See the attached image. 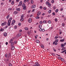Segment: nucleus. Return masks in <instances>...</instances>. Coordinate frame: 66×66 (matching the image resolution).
I'll use <instances>...</instances> for the list:
<instances>
[{
  "instance_id": "7c9ffc66",
  "label": "nucleus",
  "mask_w": 66,
  "mask_h": 66,
  "mask_svg": "<svg viewBox=\"0 0 66 66\" xmlns=\"http://www.w3.org/2000/svg\"><path fill=\"white\" fill-rule=\"evenodd\" d=\"M39 17L38 16H36V19H39Z\"/></svg>"
},
{
  "instance_id": "5fc2aeb1",
  "label": "nucleus",
  "mask_w": 66,
  "mask_h": 66,
  "mask_svg": "<svg viewBox=\"0 0 66 66\" xmlns=\"http://www.w3.org/2000/svg\"><path fill=\"white\" fill-rule=\"evenodd\" d=\"M54 44L55 45H57V42H55Z\"/></svg>"
},
{
  "instance_id": "a18cd8bd",
  "label": "nucleus",
  "mask_w": 66,
  "mask_h": 66,
  "mask_svg": "<svg viewBox=\"0 0 66 66\" xmlns=\"http://www.w3.org/2000/svg\"><path fill=\"white\" fill-rule=\"evenodd\" d=\"M8 10L9 11H11L12 10V8H9Z\"/></svg>"
},
{
  "instance_id": "680f3d73",
  "label": "nucleus",
  "mask_w": 66,
  "mask_h": 66,
  "mask_svg": "<svg viewBox=\"0 0 66 66\" xmlns=\"http://www.w3.org/2000/svg\"><path fill=\"white\" fill-rule=\"evenodd\" d=\"M16 43H17V41H15L14 42V44H16Z\"/></svg>"
},
{
  "instance_id": "bf43d9fd",
  "label": "nucleus",
  "mask_w": 66,
  "mask_h": 66,
  "mask_svg": "<svg viewBox=\"0 0 66 66\" xmlns=\"http://www.w3.org/2000/svg\"><path fill=\"white\" fill-rule=\"evenodd\" d=\"M42 29L41 28H40L39 29V30H40V31H42Z\"/></svg>"
},
{
  "instance_id": "412c9836",
  "label": "nucleus",
  "mask_w": 66,
  "mask_h": 66,
  "mask_svg": "<svg viewBox=\"0 0 66 66\" xmlns=\"http://www.w3.org/2000/svg\"><path fill=\"white\" fill-rule=\"evenodd\" d=\"M12 19V17L10 18H9V20L8 21H10V22H11V20Z\"/></svg>"
},
{
  "instance_id": "4c0bfd02",
  "label": "nucleus",
  "mask_w": 66,
  "mask_h": 66,
  "mask_svg": "<svg viewBox=\"0 0 66 66\" xmlns=\"http://www.w3.org/2000/svg\"><path fill=\"white\" fill-rule=\"evenodd\" d=\"M25 29L26 30H28V28L27 27H25Z\"/></svg>"
},
{
  "instance_id": "f8f14e48",
  "label": "nucleus",
  "mask_w": 66,
  "mask_h": 66,
  "mask_svg": "<svg viewBox=\"0 0 66 66\" xmlns=\"http://www.w3.org/2000/svg\"><path fill=\"white\" fill-rule=\"evenodd\" d=\"M23 7V10H26V9H27V6H25V7Z\"/></svg>"
},
{
  "instance_id": "c9c22d12",
  "label": "nucleus",
  "mask_w": 66,
  "mask_h": 66,
  "mask_svg": "<svg viewBox=\"0 0 66 66\" xmlns=\"http://www.w3.org/2000/svg\"><path fill=\"white\" fill-rule=\"evenodd\" d=\"M53 9L54 10H55V9H56V6H54L53 7Z\"/></svg>"
},
{
  "instance_id": "2eb2a0df",
  "label": "nucleus",
  "mask_w": 66,
  "mask_h": 66,
  "mask_svg": "<svg viewBox=\"0 0 66 66\" xmlns=\"http://www.w3.org/2000/svg\"><path fill=\"white\" fill-rule=\"evenodd\" d=\"M64 39H61L60 40V42H64Z\"/></svg>"
},
{
  "instance_id": "6e6552de",
  "label": "nucleus",
  "mask_w": 66,
  "mask_h": 66,
  "mask_svg": "<svg viewBox=\"0 0 66 66\" xmlns=\"http://www.w3.org/2000/svg\"><path fill=\"white\" fill-rule=\"evenodd\" d=\"M28 21L29 22H31L32 21V19H29V20Z\"/></svg>"
},
{
  "instance_id": "c03bdc74",
  "label": "nucleus",
  "mask_w": 66,
  "mask_h": 66,
  "mask_svg": "<svg viewBox=\"0 0 66 66\" xmlns=\"http://www.w3.org/2000/svg\"><path fill=\"white\" fill-rule=\"evenodd\" d=\"M48 6H49H49H51V4H50V3H49L48 4Z\"/></svg>"
},
{
  "instance_id": "4be33fe9",
  "label": "nucleus",
  "mask_w": 66,
  "mask_h": 66,
  "mask_svg": "<svg viewBox=\"0 0 66 66\" xmlns=\"http://www.w3.org/2000/svg\"><path fill=\"white\" fill-rule=\"evenodd\" d=\"M4 31V29L1 28V29L0 30V31L1 32H2V31Z\"/></svg>"
},
{
  "instance_id": "bb28decb",
  "label": "nucleus",
  "mask_w": 66,
  "mask_h": 66,
  "mask_svg": "<svg viewBox=\"0 0 66 66\" xmlns=\"http://www.w3.org/2000/svg\"><path fill=\"white\" fill-rule=\"evenodd\" d=\"M46 3L47 5H48L49 3V2H46Z\"/></svg>"
},
{
  "instance_id": "f3484780",
  "label": "nucleus",
  "mask_w": 66,
  "mask_h": 66,
  "mask_svg": "<svg viewBox=\"0 0 66 66\" xmlns=\"http://www.w3.org/2000/svg\"><path fill=\"white\" fill-rule=\"evenodd\" d=\"M36 42L37 43H39V41L38 40H37L36 41Z\"/></svg>"
},
{
  "instance_id": "e433bc0d",
  "label": "nucleus",
  "mask_w": 66,
  "mask_h": 66,
  "mask_svg": "<svg viewBox=\"0 0 66 66\" xmlns=\"http://www.w3.org/2000/svg\"><path fill=\"white\" fill-rule=\"evenodd\" d=\"M5 57H7V54H5Z\"/></svg>"
},
{
  "instance_id": "a211bd4d",
  "label": "nucleus",
  "mask_w": 66,
  "mask_h": 66,
  "mask_svg": "<svg viewBox=\"0 0 66 66\" xmlns=\"http://www.w3.org/2000/svg\"><path fill=\"white\" fill-rule=\"evenodd\" d=\"M41 47L43 49H44V46L43 45H41Z\"/></svg>"
},
{
  "instance_id": "603ef678",
  "label": "nucleus",
  "mask_w": 66,
  "mask_h": 66,
  "mask_svg": "<svg viewBox=\"0 0 66 66\" xmlns=\"http://www.w3.org/2000/svg\"><path fill=\"white\" fill-rule=\"evenodd\" d=\"M9 66H12V64L11 63H10L9 64Z\"/></svg>"
},
{
  "instance_id": "de8ad7c7",
  "label": "nucleus",
  "mask_w": 66,
  "mask_h": 66,
  "mask_svg": "<svg viewBox=\"0 0 66 66\" xmlns=\"http://www.w3.org/2000/svg\"><path fill=\"white\" fill-rule=\"evenodd\" d=\"M55 21H57V19L56 18L55 19Z\"/></svg>"
},
{
  "instance_id": "7ed1b4c3",
  "label": "nucleus",
  "mask_w": 66,
  "mask_h": 66,
  "mask_svg": "<svg viewBox=\"0 0 66 66\" xmlns=\"http://www.w3.org/2000/svg\"><path fill=\"white\" fill-rule=\"evenodd\" d=\"M21 35V34L20 33H19L16 35V37H18L20 36Z\"/></svg>"
},
{
  "instance_id": "9b49d317",
  "label": "nucleus",
  "mask_w": 66,
  "mask_h": 66,
  "mask_svg": "<svg viewBox=\"0 0 66 66\" xmlns=\"http://www.w3.org/2000/svg\"><path fill=\"white\" fill-rule=\"evenodd\" d=\"M14 14H18V12H17L16 11H14Z\"/></svg>"
},
{
  "instance_id": "338daca9",
  "label": "nucleus",
  "mask_w": 66,
  "mask_h": 66,
  "mask_svg": "<svg viewBox=\"0 0 66 66\" xmlns=\"http://www.w3.org/2000/svg\"><path fill=\"white\" fill-rule=\"evenodd\" d=\"M35 11V9H33L32 10V12H34V11Z\"/></svg>"
},
{
  "instance_id": "37998d69",
  "label": "nucleus",
  "mask_w": 66,
  "mask_h": 66,
  "mask_svg": "<svg viewBox=\"0 0 66 66\" xmlns=\"http://www.w3.org/2000/svg\"><path fill=\"white\" fill-rule=\"evenodd\" d=\"M51 23V22L50 21H48V23Z\"/></svg>"
},
{
  "instance_id": "20e7f679",
  "label": "nucleus",
  "mask_w": 66,
  "mask_h": 66,
  "mask_svg": "<svg viewBox=\"0 0 66 66\" xmlns=\"http://www.w3.org/2000/svg\"><path fill=\"white\" fill-rule=\"evenodd\" d=\"M8 22L7 23L8 26H10V23H11V22L10 21H8Z\"/></svg>"
},
{
  "instance_id": "13d9d810",
  "label": "nucleus",
  "mask_w": 66,
  "mask_h": 66,
  "mask_svg": "<svg viewBox=\"0 0 66 66\" xmlns=\"http://www.w3.org/2000/svg\"><path fill=\"white\" fill-rule=\"evenodd\" d=\"M58 59H59L60 60L61 59H62V57H58Z\"/></svg>"
},
{
  "instance_id": "6e6d98bb",
  "label": "nucleus",
  "mask_w": 66,
  "mask_h": 66,
  "mask_svg": "<svg viewBox=\"0 0 66 66\" xmlns=\"http://www.w3.org/2000/svg\"><path fill=\"white\" fill-rule=\"evenodd\" d=\"M14 25V23L12 22V23H11V25L12 26H13V25Z\"/></svg>"
},
{
  "instance_id": "aec40b11",
  "label": "nucleus",
  "mask_w": 66,
  "mask_h": 66,
  "mask_svg": "<svg viewBox=\"0 0 66 66\" xmlns=\"http://www.w3.org/2000/svg\"><path fill=\"white\" fill-rule=\"evenodd\" d=\"M14 49H15V47H14V46H12V47H11V49L12 50H14Z\"/></svg>"
},
{
  "instance_id": "9d476101",
  "label": "nucleus",
  "mask_w": 66,
  "mask_h": 66,
  "mask_svg": "<svg viewBox=\"0 0 66 66\" xmlns=\"http://www.w3.org/2000/svg\"><path fill=\"white\" fill-rule=\"evenodd\" d=\"M22 1H21L20 2V3H19V4H20V6H21V5H22Z\"/></svg>"
},
{
  "instance_id": "39448f33",
  "label": "nucleus",
  "mask_w": 66,
  "mask_h": 66,
  "mask_svg": "<svg viewBox=\"0 0 66 66\" xmlns=\"http://www.w3.org/2000/svg\"><path fill=\"white\" fill-rule=\"evenodd\" d=\"M41 14V12H40L39 11L37 13V16H39V15H40Z\"/></svg>"
},
{
  "instance_id": "2f4dec72",
  "label": "nucleus",
  "mask_w": 66,
  "mask_h": 66,
  "mask_svg": "<svg viewBox=\"0 0 66 66\" xmlns=\"http://www.w3.org/2000/svg\"><path fill=\"white\" fill-rule=\"evenodd\" d=\"M43 22L44 23H47V21H43Z\"/></svg>"
},
{
  "instance_id": "f257e3e1",
  "label": "nucleus",
  "mask_w": 66,
  "mask_h": 66,
  "mask_svg": "<svg viewBox=\"0 0 66 66\" xmlns=\"http://www.w3.org/2000/svg\"><path fill=\"white\" fill-rule=\"evenodd\" d=\"M6 24V22L5 21L4 23H2L1 25L2 26H5Z\"/></svg>"
},
{
  "instance_id": "a19ab883",
  "label": "nucleus",
  "mask_w": 66,
  "mask_h": 66,
  "mask_svg": "<svg viewBox=\"0 0 66 66\" xmlns=\"http://www.w3.org/2000/svg\"><path fill=\"white\" fill-rule=\"evenodd\" d=\"M39 28H42V25H39Z\"/></svg>"
},
{
  "instance_id": "774afa93",
  "label": "nucleus",
  "mask_w": 66,
  "mask_h": 66,
  "mask_svg": "<svg viewBox=\"0 0 66 66\" xmlns=\"http://www.w3.org/2000/svg\"><path fill=\"white\" fill-rule=\"evenodd\" d=\"M37 66H39V64L38 63V64H37Z\"/></svg>"
},
{
  "instance_id": "8fccbe9b",
  "label": "nucleus",
  "mask_w": 66,
  "mask_h": 66,
  "mask_svg": "<svg viewBox=\"0 0 66 66\" xmlns=\"http://www.w3.org/2000/svg\"><path fill=\"white\" fill-rule=\"evenodd\" d=\"M40 24H42V23H43V21H40Z\"/></svg>"
},
{
  "instance_id": "58836bf2",
  "label": "nucleus",
  "mask_w": 66,
  "mask_h": 66,
  "mask_svg": "<svg viewBox=\"0 0 66 66\" xmlns=\"http://www.w3.org/2000/svg\"><path fill=\"white\" fill-rule=\"evenodd\" d=\"M31 3H33V0H31Z\"/></svg>"
},
{
  "instance_id": "393cba45",
  "label": "nucleus",
  "mask_w": 66,
  "mask_h": 66,
  "mask_svg": "<svg viewBox=\"0 0 66 66\" xmlns=\"http://www.w3.org/2000/svg\"><path fill=\"white\" fill-rule=\"evenodd\" d=\"M11 46H14V43H11Z\"/></svg>"
},
{
  "instance_id": "473e14b6",
  "label": "nucleus",
  "mask_w": 66,
  "mask_h": 66,
  "mask_svg": "<svg viewBox=\"0 0 66 66\" xmlns=\"http://www.w3.org/2000/svg\"><path fill=\"white\" fill-rule=\"evenodd\" d=\"M58 11H59V10L58 9H56L55 10V12L56 13H57L58 12Z\"/></svg>"
},
{
  "instance_id": "69168bd1",
  "label": "nucleus",
  "mask_w": 66,
  "mask_h": 66,
  "mask_svg": "<svg viewBox=\"0 0 66 66\" xmlns=\"http://www.w3.org/2000/svg\"><path fill=\"white\" fill-rule=\"evenodd\" d=\"M51 2L52 3H54V0H52L51 1Z\"/></svg>"
},
{
  "instance_id": "864d4df0",
  "label": "nucleus",
  "mask_w": 66,
  "mask_h": 66,
  "mask_svg": "<svg viewBox=\"0 0 66 66\" xmlns=\"http://www.w3.org/2000/svg\"><path fill=\"white\" fill-rule=\"evenodd\" d=\"M10 56H11L8 55V57H7V58H8V59H9V58H10Z\"/></svg>"
},
{
  "instance_id": "052dcab7",
  "label": "nucleus",
  "mask_w": 66,
  "mask_h": 66,
  "mask_svg": "<svg viewBox=\"0 0 66 66\" xmlns=\"http://www.w3.org/2000/svg\"><path fill=\"white\" fill-rule=\"evenodd\" d=\"M62 26H63V27H64V23H62Z\"/></svg>"
},
{
  "instance_id": "49530a36",
  "label": "nucleus",
  "mask_w": 66,
  "mask_h": 66,
  "mask_svg": "<svg viewBox=\"0 0 66 66\" xmlns=\"http://www.w3.org/2000/svg\"><path fill=\"white\" fill-rule=\"evenodd\" d=\"M39 8L40 9H42L43 8V7H42V6H40L39 7Z\"/></svg>"
},
{
  "instance_id": "a878e982",
  "label": "nucleus",
  "mask_w": 66,
  "mask_h": 66,
  "mask_svg": "<svg viewBox=\"0 0 66 66\" xmlns=\"http://www.w3.org/2000/svg\"><path fill=\"white\" fill-rule=\"evenodd\" d=\"M59 38V36H55L54 38V39H57Z\"/></svg>"
},
{
  "instance_id": "5701e85b",
  "label": "nucleus",
  "mask_w": 66,
  "mask_h": 66,
  "mask_svg": "<svg viewBox=\"0 0 66 66\" xmlns=\"http://www.w3.org/2000/svg\"><path fill=\"white\" fill-rule=\"evenodd\" d=\"M14 1H12L11 2V4L13 5L14 4Z\"/></svg>"
},
{
  "instance_id": "ea45409f",
  "label": "nucleus",
  "mask_w": 66,
  "mask_h": 66,
  "mask_svg": "<svg viewBox=\"0 0 66 66\" xmlns=\"http://www.w3.org/2000/svg\"><path fill=\"white\" fill-rule=\"evenodd\" d=\"M58 37H59V38H60L61 39H62V37L60 36H58Z\"/></svg>"
},
{
  "instance_id": "72a5a7b5",
  "label": "nucleus",
  "mask_w": 66,
  "mask_h": 66,
  "mask_svg": "<svg viewBox=\"0 0 66 66\" xmlns=\"http://www.w3.org/2000/svg\"><path fill=\"white\" fill-rule=\"evenodd\" d=\"M65 46V45H64L63 44H61V47H64Z\"/></svg>"
},
{
  "instance_id": "09e8293b",
  "label": "nucleus",
  "mask_w": 66,
  "mask_h": 66,
  "mask_svg": "<svg viewBox=\"0 0 66 66\" xmlns=\"http://www.w3.org/2000/svg\"><path fill=\"white\" fill-rule=\"evenodd\" d=\"M12 22L13 23H15V20H13Z\"/></svg>"
},
{
  "instance_id": "0eeeda50",
  "label": "nucleus",
  "mask_w": 66,
  "mask_h": 66,
  "mask_svg": "<svg viewBox=\"0 0 66 66\" xmlns=\"http://www.w3.org/2000/svg\"><path fill=\"white\" fill-rule=\"evenodd\" d=\"M13 39H11L10 40V43H13Z\"/></svg>"
},
{
  "instance_id": "0e129e2a",
  "label": "nucleus",
  "mask_w": 66,
  "mask_h": 66,
  "mask_svg": "<svg viewBox=\"0 0 66 66\" xmlns=\"http://www.w3.org/2000/svg\"><path fill=\"white\" fill-rule=\"evenodd\" d=\"M21 23H18V24H19V26H21Z\"/></svg>"
},
{
  "instance_id": "3c124183",
  "label": "nucleus",
  "mask_w": 66,
  "mask_h": 66,
  "mask_svg": "<svg viewBox=\"0 0 66 66\" xmlns=\"http://www.w3.org/2000/svg\"><path fill=\"white\" fill-rule=\"evenodd\" d=\"M52 55H53V56H55V54L54 53H52Z\"/></svg>"
},
{
  "instance_id": "4d7b16f0",
  "label": "nucleus",
  "mask_w": 66,
  "mask_h": 66,
  "mask_svg": "<svg viewBox=\"0 0 66 66\" xmlns=\"http://www.w3.org/2000/svg\"><path fill=\"white\" fill-rule=\"evenodd\" d=\"M42 31H43V32H44L45 31V29H42Z\"/></svg>"
},
{
  "instance_id": "cd10ccee",
  "label": "nucleus",
  "mask_w": 66,
  "mask_h": 66,
  "mask_svg": "<svg viewBox=\"0 0 66 66\" xmlns=\"http://www.w3.org/2000/svg\"><path fill=\"white\" fill-rule=\"evenodd\" d=\"M51 11L52 10H49L48 11V13H51Z\"/></svg>"
},
{
  "instance_id": "1a4fd4ad",
  "label": "nucleus",
  "mask_w": 66,
  "mask_h": 66,
  "mask_svg": "<svg viewBox=\"0 0 66 66\" xmlns=\"http://www.w3.org/2000/svg\"><path fill=\"white\" fill-rule=\"evenodd\" d=\"M7 34L6 32H5V33H4V35L5 36H7Z\"/></svg>"
},
{
  "instance_id": "f03ea898",
  "label": "nucleus",
  "mask_w": 66,
  "mask_h": 66,
  "mask_svg": "<svg viewBox=\"0 0 66 66\" xmlns=\"http://www.w3.org/2000/svg\"><path fill=\"white\" fill-rule=\"evenodd\" d=\"M59 42V40H58V39H56L55 40V41H54L53 43V45H54V44H55V43H56V42L57 43V42Z\"/></svg>"
},
{
  "instance_id": "b1692460",
  "label": "nucleus",
  "mask_w": 66,
  "mask_h": 66,
  "mask_svg": "<svg viewBox=\"0 0 66 66\" xmlns=\"http://www.w3.org/2000/svg\"><path fill=\"white\" fill-rule=\"evenodd\" d=\"M9 17H10V15H8L6 17L7 19H8Z\"/></svg>"
},
{
  "instance_id": "423d86ee",
  "label": "nucleus",
  "mask_w": 66,
  "mask_h": 66,
  "mask_svg": "<svg viewBox=\"0 0 66 66\" xmlns=\"http://www.w3.org/2000/svg\"><path fill=\"white\" fill-rule=\"evenodd\" d=\"M36 7V6L35 5H32L31 6V9H34V8H35Z\"/></svg>"
},
{
  "instance_id": "dca6fc26",
  "label": "nucleus",
  "mask_w": 66,
  "mask_h": 66,
  "mask_svg": "<svg viewBox=\"0 0 66 66\" xmlns=\"http://www.w3.org/2000/svg\"><path fill=\"white\" fill-rule=\"evenodd\" d=\"M21 19H20V20L21 21H23V20H24V19L23 18H21Z\"/></svg>"
},
{
  "instance_id": "c756f323",
  "label": "nucleus",
  "mask_w": 66,
  "mask_h": 66,
  "mask_svg": "<svg viewBox=\"0 0 66 66\" xmlns=\"http://www.w3.org/2000/svg\"><path fill=\"white\" fill-rule=\"evenodd\" d=\"M65 50H64V51H62L61 52V53H64V52H65Z\"/></svg>"
},
{
  "instance_id": "4468645a",
  "label": "nucleus",
  "mask_w": 66,
  "mask_h": 66,
  "mask_svg": "<svg viewBox=\"0 0 66 66\" xmlns=\"http://www.w3.org/2000/svg\"><path fill=\"white\" fill-rule=\"evenodd\" d=\"M16 11H20V8H17L16 9Z\"/></svg>"
},
{
  "instance_id": "e2e57ef3",
  "label": "nucleus",
  "mask_w": 66,
  "mask_h": 66,
  "mask_svg": "<svg viewBox=\"0 0 66 66\" xmlns=\"http://www.w3.org/2000/svg\"><path fill=\"white\" fill-rule=\"evenodd\" d=\"M52 14L53 15H55V13H54V12H53Z\"/></svg>"
},
{
  "instance_id": "79ce46f5",
  "label": "nucleus",
  "mask_w": 66,
  "mask_h": 66,
  "mask_svg": "<svg viewBox=\"0 0 66 66\" xmlns=\"http://www.w3.org/2000/svg\"><path fill=\"white\" fill-rule=\"evenodd\" d=\"M17 27V26H15L14 27V28L15 29H16Z\"/></svg>"
},
{
  "instance_id": "6ab92c4d",
  "label": "nucleus",
  "mask_w": 66,
  "mask_h": 66,
  "mask_svg": "<svg viewBox=\"0 0 66 66\" xmlns=\"http://www.w3.org/2000/svg\"><path fill=\"white\" fill-rule=\"evenodd\" d=\"M65 47H63L62 49H61V50H62V51H63V50H65Z\"/></svg>"
},
{
  "instance_id": "f704fd0d",
  "label": "nucleus",
  "mask_w": 66,
  "mask_h": 66,
  "mask_svg": "<svg viewBox=\"0 0 66 66\" xmlns=\"http://www.w3.org/2000/svg\"><path fill=\"white\" fill-rule=\"evenodd\" d=\"M61 60L62 61V62H64V60L63 58H61Z\"/></svg>"
},
{
  "instance_id": "c85d7f7f",
  "label": "nucleus",
  "mask_w": 66,
  "mask_h": 66,
  "mask_svg": "<svg viewBox=\"0 0 66 66\" xmlns=\"http://www.w3.org/2000/svg\"><path fill=\"white\" fill-rule=\"evenodd\" d=\"M24 17V15H22L21 16V18H23V17Z\"/></svg>"
},
{
  "instance_id": "ddd939ff",
  "label": "nucleus",
  "mask_w": 66,
  "mask_h": 66,
  "mask_svg": "<svg viewBox=\"0 0 66 66\" xmlns=\"http://www.w3.org/2000/svg\"><path fill=\"white\" fill-rule=\"evenodd\" d=\"M25 5H26L25 4H24V3H23L22 5V7H25V6H25Z\"/></svg>"
}]
</instances>
